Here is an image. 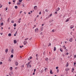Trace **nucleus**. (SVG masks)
I'll use <instances>...</instances> for the list:
<instances>
[{"instance_id": "obj_18", "label": "nucleus", "mask_w": 76, "mask_h": 76, "mask_svg": "<svg viewBox=\"0 0 76 76\" xmlns=\"http://www.w3.org/2000/svg\"><path fill=\"white\" fill-rule=\"evenodd\" d=\"M13 51H14V50L13 49H12L11 50V53H12V54H13Z\"/></svg>"}, {"instance_id": "obj_3", "label": "nucleus", "mask_w": 76, "mask_h": 76, "mask_svg": "<svg viewBox=\"0 0 76 76\" xmlns=\"http://www.w3.org/2000/svg\"><path fill=\"white\" fill-rule=\"evenodd\" d=\"M37 8V6H35L34 7V9H35V10H36Z\"/></svg>"}, {"instance_id": "obj_15", "label": "nucleus", "mask_w": 76, "mask_h": 76, "mask_svg": "<svg viewBox=\"0 0 76 76\" xmlns=\"http://www.w3.org/2000/svg\"><path fill=\"white\" fill-rule=\"evenodd\" d=\"M45 60L46 61H48V59L47 58H45Z\"/></svg>"}, {"instance_id": "obj_63", "label": "nucleus", "mask_w": 76, "mask_h": 76, "mask_svg": "<svg viewBox=\"0 0 76 76\" xmlns=\"http://www.w3.org/2000/svg\"><path fill=\"white\" fill-rule=\"evenodd\" d=\"M1 35H3V33H1Z\"/></svg>"}, {"instance_id": "obj_51", "label": "nucleus", "mask_w": 76, "mask_h": 76, "mask_svg": "<svg viewBox=\"0 0 76 76\" xmlns=\"http://www.w3.org/2000/svg\"><path fill=\"white\" fill-rule=\"evenodd\" d=\"M22 11H21L20 12V13H22Z\"/></svg>"}, {"instance_id": "obj_25", "label": "nucleus", "mask_w": 76, "mask_h": 76, "mask_svg": "<svg viewBox=\"0 0 76 76\" xmlns=\"http://www.w3.org/2000/svg\"><path fill=\"white\" fill-rule=\"evenodd\" d=\"M17 4L18 5H20V3H17Z\"/></svg>"}, {"instance_id": "obj_6", "label": "nucleus", "mask_w": 76, "mask_h": 76, "mask_svg": "<svg viewBox=\"0 0 76 76\" xmlns=\"http://www.w3.org/2000/svg\"><path fill=\"white\" fill-rule=\"evenodd\" d=\"M69 70H70L69 69L67 68L65 69V70H66V71L67 72H68V71H69Z\"/></svg>"}, {"instance_id": "obj_11", "label": "nucleus", "mask_w": 76, "mask_h": 76, "mask_svg": "<svg viewBox=\"0 0 76 76\" xmlns=\"http://www.w3.org/2000/svg\"><path fill=\"white\" fill-rule=\"evenodd\" d=\"M60 50L61 52H63V49H62V48H60Z\"/></svg>"}, {"instance_id": "obj_47", "label": "nucleus", "mask_w": 76, "mask_h": 76, "mask_svg": "<svg viewBox=\"0 0 76 76\" xmlns=\"http://www.w3.org/2000/svg\"><path fill=\"white\" fill-rule=\"evenodd\" d=\"M35 71H36V69H34V72H35Z\"/></svg>"}, {"instance_id": "obj_61", "label": "nucleus", "mask_w": 76, "mask_h": 76, "mask_svg": "<svg viewBox=\"0 0 76 76\" xmlns=\"http://www.w3.org/2000/svg\"><path fill=\"white\" fill-rule=\"evenodd\" d=\"M30 13H32V11H30Z\"/></svg>"}, {"instance_id": "obj_64", "label": "nucleus", "mask_w": 76, "mask_h": 76, "mask_svg": "<svg viewBox=\"0 0 76 76\" xmlns=\"http://www.w3.org/2000/svg\"><path fill=\"white\" fill-rule=\"evenodd\" d=\"M14 36H16V34H14Z\"/></svg>"}, {"instance_id": "obj_28", "label": "nucleus", "mask_w": 76, "mask_h": 76, "mask_svg": "<svg viewBox=\"0 0 76 76\" xmlns=\"http://www.w3.org/2000/svg\"><path fill=\"white\" fill-rule=\"evenodd\" d=\"M36 57H38V54H36Z\"/></svg>"}, {"instance_id": "obj_12", "label": "nucleus", "mask_w": 76, "mask_h": 76, "mask_svg": "<svg viewBox=\"0 0 76 76\" xmlns=\"http://www.w3.org/2000/svg\"><path fill=\"white\" fill-rule=\"evenodd\" d=\"M8 36L9 37H11L12 36V34H11V33H9L8 34Z\"/></svg>"}, {"instance_id": "obj_26", "label": "nucleus", "mask_w": 76, "mask_h": 76, "mask_svg": "<svg viewBox=\"0 0 76 76\" xmlns=\"http://www.w3.org/2000/svg\"><path fill=\"white\" fill-rule=\"evenodd\" d=\"M19 1L20 2H20H22V0H19Z\"/></svg>"}, {"instance_id": "obj_33", "label": "nucleus", "mask_w": 76, "mask_h": 76, "mask_svg": "<svg viewBox=\"0 0 76 76\" xmlns=\"http://www.w3.org/2000/svg\"><path fill=\"white\" fill-rule=\"evenodd\" d=\"M12 67H10V70H12Z\"/></svg>"}, {"instance_id": "obj_35", "label": "nucleus", "mask_w": 76, "mask_h": 76, "mask_svg": "<svg viewBox=\"0 0 76 76\" xmlns=\"http://www.w3.org/2000/svg\"><path fill=\"white\" fill-rule=\"evenodd\" d=\"M55 15H56V14H57V12H55Z\"/></svg>"}, {"instance_id": "obj_55", "label": "nucleus", "mask_w": 76, "mask_h": 76, "mask_svg": "<svg viewBox=\"0 0 76 76\" xmlns=\"http://www.w3.org/2000/svg\"><path fill=\"white\" fill-rule=\"evenodd\" d=\"M29 66L30 67H31V65H29Z\"/></svg>"}, {"instance_id": "obj_42", "label": "nucleus", "mask_w": 76, "mask_h": 76, "mask_svg": "<svg viewBox=\"0 0 76 76\" xmlns=\"http://www.w3.org/2000/svg\"><path fill=\"white\" fill-rule=\"evenodd\" d=\"M26 65H27V66H29V64H27Z\"/></svg>"}, {"instance_id": "obj_45", "label": "nucleus", "mask_w": 76, "mask_h": 76, "mask_svg": "<svg viewBox=\"0 0 76 76\" xmlns=\"http://www.w3.org/2000/svg\"><path fill=\"white\" fill-rule=\"evenodd\" d=\"M12 23H14V21H11Z\"/></svg>"}, {"instance_id": "obj_58", "label": "nucleus", "mask_w": 76, "mask_h": 76, "mask_svg": "<svg viewBox=\"0 0 76 76\" xmlns=\"http://www.w3.org/2000/svg\"><path fill=\"white\" fill-rule=\"evenodd\" d=\"M15 34H17V31L15 33Z\"/></svg>"}, {"instance_id": "obj_14", "label": "nucleus", "mask_w": 76, "mask_h": 76, "mask_svg": "<svg viewBox=\"0 0 76 76\" xmlns=\"http://www.w3.org/2000/svg\"><path fill=\"white\" fill-rule=\"evenodd\" d=\"M69 41L70 42H72V38H71L69 40Z\"/></svg>"}, {"instance_id": "obj_57", "label": "nucleus", "mask_w": 76, "mask_h": 76, "mask_svg": "<svg viewBox=\"0 0 76 76\" xmlns=\"http://www.w3.org/2000/svg\"><path fill=\"white\" fill-rule=\"evenodd\" d=\"M18 69V68H17V67H16L15 68V69Z\"/></svg>"}, {"instance_id": "obj_23", "label": "nucleus", "mask_w": 76, "mask_h": 76, "mask_svg": "<svg viewBox=\"0 0 76 76\" xmlns=\"http://www.w3.org/2000/svg\"><path fill=\"white\" fill-rule=\"evenodd\" d=\"M4 24L3 23H2L1 24V26H3Z\"/></svg>"}, {"instance_id": "obj_52", "label": "nucleus", "mask_w": 76, "mask_h": 76, "mask_svg": "<svg viewBox=\"0 0 76 76\" xmlns=\"http://www.w3.org/2000/svg\"><path fill=\"white\" fill-rule=\"evenodd\" d=\"M74 57H75V58H76V55L74 56Z\"/></svg>"}, {"instance_id": "obj_39", "label": "nucleus", "mask_w": 76, "mask_h": 76, "mask_svg": "<svg viewBox=\"0 0 76 76\" xmlns=\"http://www.w3.org/2000/svg\"><path fill=\"white\" fill-rule=\"evenodd\" d=\"M31 61H30V62H28V64H30V63H31Z\"/></svg>"}, {"instance_id": "obj_20", "label": "nucleus", "mask_w": 76, "mask_h": 76, "mask_svg": "<svg viewBox=\"0 0 76 76\" xmlns=\"http://www.w3.org/2000/svg\"><path fill=\"white\" fill-rule=\"evenodd\" d=\"M14 26L15 27L16 26V23H15V24H14Z\"/></svg>"}, {"instance_id": "obj_16", "label": "nucleus", "mask_w": 76, "mask_h": 76, "mask_svg": "<svg viewBox=\"0 0 76 76\" xmlns=\"http://www.w3.org/2000/svg\"><path fill=\"white\" fill-rule=\"evenodd\" d=\"M56 47H54V51H56Z\"/></svg>"}, {"instance_id": "obj_38", "label": "nucleus", "mask_w": 76, "mask_h": 76, "mask_svg": "<svg viewBox=\"0 0 76 76\" xmlns=\"http://www.w3.org/2000/svg\"><path fill=\"white\" fill-rule=\"evenodd\" d=\"M58 66H57L56 67V69H58Z\"/></svg>"}, {"instance_id": "obj_59", "label": "nucleus", "mask_w": 76, "mask_h": 76, "mask_svg": "<svg viewBox=\"0 0 76 76\" xmlns=\"http://www.w3.org/2000/svg\"><path fill=\"white\" fill-rule=\"evenodd\" d=\"M13 2L14 3H15V1H13Z\"/></svg>"}, {"instance_id": "obj_54", "label": "nucleus", "mask_w": 76, "mask_h": 76, "mask_svg": "<svg viewBox=\"0 0 76 76\" xmlns=\"http://www.w3.org/2000/svg\"><path fill=\"white\" fill-rule=\"evenodd\" d=\"M33 75H35V72L33 73Z\"/></svg>"}, {"instance_id": "obj_44", "label": "nucleus", "mask_w": 76, "mask_h": 76, "mask_svg": "<svg viewBox=\"0 0 76 76\" xmlns=\"http://www.w3.org/2000/svg\"><path fill=\"white\" fill-rule=\"evenodd\" d=\"M45 12H48V10H45Z\"/></svg>"}, {"instance_id": "obj_60", "label": "nucleus", "mask_w": 76, "mask_h": 76, "mask_svg": "<svg viewBox=\"0 0 76 76\" xmlns=\"http://www.w3.org/2000/svg\"><path fill=\"white\" fill-rule=\"evenodd\" d=\"M20 47L21 48H22V46H20Z\"/></svg>"}, {"instance_id": "obj_4", "label": "nucleus", "mask_w": 76, "mask_h": 76, "mask_svg": "<svg viewBox=\"0 0 76 76\" xmlns=\"http://www.w3.org/2000/svg\"><path fill=\"white\" fill-rule=\"evenodd\" d=\"M73 27H74V26L73 25H71L70 26L71 29H72V28H73Z\"/></svg>"}, {"instance_id": "obj_62", "label": "nucleus", "mask_w": 76, "mask_h": 76, "mask_svg": "<svg viewBox=\"0 0 76 76\" xmlns=\"http://www.w3.org/2000/svg\"><path fill=\"white\" fill-rule=\"evenodd\" d=\"M11 74H13V72H11Z\"/></svg>"}, {"instance_id": "obj_40", "label": "nucleus", "mask_w": 76, "mask_h": 76, "mask_svg": "<svg viewBox=\"0 0 76 76\" xmlns=\"http://www.w3.org/2000/svg\"><path fill=\"white\" fill-rule=\"evenodd\" d=\"M7 22H9V18L8 19Z\"/></svg>"}, {"instance_id": "obj_36", "label": "nucleus", "mask_w": 76, "mask_h": 76, "mask_svg": "<svg viewBox=\"0 0 76 76\" xmlns=\"http://www.w3.org/2000/svg\"><path fill=\"white\" fill-rule=\"evenodd\" d=\"M8 61H11V59H9Z\"/></svg>"}, {"instance_id": "obj_9", "label": "nucleus", "mask_w": 76, "mask_h": 76, "mask_svg": "<svg viewBox=\"0 0 76 76\" xmlns=\"http://www.w3.org/2000/svg\"><path fill=\"white\" fill-rule=\"evenodd\" d=\"M8 51V49H6L5 50V52L6 53H7V52Z\"/></svg>"}, {"instance_id": "obj_22", "label": "nucleus", "mask_w": 76, "mask_h": 76, "mask_svg": "<svg viewBox=\"0 0 76 76\" xmlns=\"http://www.w3.org/2000/svg\"><path fill=\"white\" fill-rule=\"evenodd\" d=\"M11 58H13V55H12L11 56Z\"/></svg>"}, {"instance_id": "obj_53", "label": "nucleus", "mask_w": 76, "mask_h": 76, "mask_svg": "<svg viewBox=\"0 0 76 76\" xmlns=\"http://www.w3.org/2000/svg\"><path fill=\"white\" fill-rule=\"evenodd\" d=\"M7 10V7L6 8V10Z\"/></svg>"}, {"instance_id": "obj_41", "label": "nucleus", "mask_w": 76, "mask_h": 76, "mask_svg": "<svg viewBox=\"0 0 76 76\" xmlns=\"http://www.w3.org/2000/svg\"><path fill=\"white\" fill-rule=\"evenodd\" d=\"M36 59L37 60H38V57H37Z\"/></svg>"}, {"instance_id": "obj_21", "label": "nucleus", "mask_w": 76, "mask_h": 76, "mask_svg": "<svg viewBox=\"0 0 76 76\" xmlns=\"http://www.w3.org/2000/svg\"><path fill=\"white\" fill-rule=\"evenodd\" d=\"M48 70V69H47V68H46L45 69V71L46 70Z\"/></svg>"}, {"instance_id": "obj_27", "label": "nucleus", "mask_w": 76, "mask_h": 76, "mask_svg": "<svg viewBox=\"0 0 76 76\" xmlns=\"http://www.w3.org/2000/svg\"><path fill=\"white\" fill-rule=\"evenodd\" d=\"M65 55H69V53L67 52L66 53Z\"/></svg>"}, {"instance_id": "obj_2", "label": "nucleus", "mask_w": 76, "mask_h": 76, "mask_svg": "<svg viewBox=\"0 0 76 76\" xmlns=\"http://www.w3.org/2000/svg\"><path fill=\"white\" fill-rule=\"evenodd\" d=\"M60 10V8L58 7L57 8V9H56V12H58V10Z\"/></svg>"}, {"instance_id": "obj_48", "label": "nucleus", "mask_w": 76, "mask_h": 76, "mask_svg": "<svg viewBox=\"0 0 76 76\" xmlns=\"http://www.w3.org/2000/svg\"><path fill=\"white\" fill-rule=\"evenodd\" d=\"M28 14H29V15H30V14H31V12H29Z\"/></svg>"}, {"instance_id": "obj_10", "label": "nucleus", "mask_w": 76, "mask_h": 76, "mask_svg": "<svg viewBox=\"0 0 76 76\" xmlns=\"http://www.w3.org/2000/svg\"><path fill=\"white\" fill-rule=\"evenodd\" d=\"M68 66H69V63H68V62H67L66 64V67H67Z\"/></svg>"}, {"instance_id": "obj_5", "label": "nucleus", "mask_w": 76, "mask_h": 76, "mask_svg": "<svg viewBox=\"0 0 76 76\" xmlns=\"http://www.w3.org/2000/svg\"><path fill=\"white\" fill-rule=\"evenodd\" d=\"M50 74H53V72L52 71V70H51V69L50 70Z\"/></svg>"}, {"instance_id": "obj_19", "label": "nucleus", "mask_w": 76, "mask_h": 76, "mask_svg": "<svg viewBox=\"0 0 76 76\" xmlns=\"http://www.w3.org/2000/svg\"><path fill=\"white\" fill-rule=\"evenodd\" d=\"M15 9H18V6H15Z\"/></svg>"}, {"instance_id": "obj_56", "label": "nucleus", "mask_w": 76, "mask_h": 76, "mask_svg": "<svg viewBox=\"0 0 76 76\" xmlns=\"http://www.w3.org/2000/svg\"><path fill=\"white\" fill-rule=\"evenodd\" d=\"M72 70L73 71H74V68H73Z\"/></svg>"}, {"instance_id": "obj_7", "label": "nucleus", "mask_w": 76, "mask_h": 76, "mask_svg": "<svg viewBox=\"0 0 76 76\" xmlns=\"http://www.w3.org/2000/svg\"><path fill=\"white\" fill-rule=\"evenodd\" d=\"M23 43H24V45H26V44H27V42L24 41L23 42Z\"/></svg>"}, {"instance_id": "obj_50", "label": "nucleus", "mask_w": 76, "mask_h": 76, "mask_svg": "<svg viewBox=\"0 0 76 76\" xmlns=\"http://www.w3.org/2000/svg\"><path fill=\"white\" fill-rule=\"evenodd\" d=\"M18 23H20V21L19 20V21H18Z\"/></svg>"}, {"instance_id": "obj_17", "label": "nucleus", "mask_w": 76, "mask_h": 76, "mask_svg": "<svg viewBox=\"0 0 76 76\" xmlns=\"http://www.w3.org/2000/svg\"><path fill=\"white\" fill-rule=\"evenodd\" d=\"M69 19H67L65 21L66 22H67L69 21Z\"/></svg>"}, {"instance_id": "obj_1", "label": "nucleus", "mask_w": 76, "mask_h": 76, "mask_svg": "<svg viewBox=\"0 0 76 76\" xmlns=\"http://www.w3.org/2000/svg\"><path fill=\"white\" fill-rule=\"evenodd\" d=\"M38 28H37L35 29V32H38Z\"/></svg>"}, {"instance_id": "obj_32", "label": "nucleus", "mask_w": 76, "mask_h": 76, "mask_svg": "<svg viewBox=\"0 0 76 76\" xmlns=\"http://www.w3.org/2000/svg\"><path fill=\"white\" fill-rule=\"evenodd\" d=\"M9 4H11L12 3V2H9V3H8Z\"/></svg>"}, {"instance_id": "obj_37", "label": "nucleus", "mask_w": 76, "mask_h": 76, "mask_svg": "<svg viewBox=\"0 0 76 76\" xmlns=\"http://www.w3.org/2000/svg\"><path fill=\"white\" fill-rule=\"evenodd\" d=\"M3 64L2 62H0V64Z\"/></svg>"}, {"instance_id": "obj_8", "label": "nucleus", "mask_w": 76, "mask_h": 76, "mask_svg": "<svg viewBox=\"0 0 76 76\" xmlns=\"http://www.w3.org/2000/svg\"><path fill=\"white\" fill-rule=\"evenodd\" d=\"M14 44H16L17 42L16 41V40H14Z\"/></svg>"}, {"instance_id": "obj_46", "label": "nucleus", "mask_w": 76, "mask_h": 76, "mask_svg": "<svg viewBox=\"0 0 76 76\" xmlns=\"http://www.w3.org/2000/svg\"><path fill=\"white\" fill-rule=\"evenodd\" d=\"M41 12H39V15H41Z\"/></svg>"}, {"instance_id": "obj_29", "label": "nucleus", "mask_w": 76, "mask_h": 76, "mask_svg": "<svg viewBox=\"0 0 76 76\" xmlns=\"http://www.w3.org/2000/svg\"><path fill=\"white\" fill-rule=\"evenodd\" d=\"M53 21H54V20H50V22H53Z\"/></svg>"}, {"instance_id": "obj_34", "label": "nucleus", "mask_w": 76, "mask_h": 76, "mask_svg": "<svg viewBox=\"0 0 76 76\" xmlns=\"http://www.w3.org/2000/svg\"><path fill=\"white\" fill-rule=\"evenodd\" d=\"M2 7V5H1V4H0V8H1Z\"/></svg>"}, {"instance_id": "obj_13", "label": "nucleus", "mask_w": 76, "mask_h": 76, "mask_svg": "<svg viewBox=\"0 0 76 76\" xmlns=\"http://www.w3.org/2000/svg\"><path fill=\"white\" fill-rule=\"evenodd\" d=\"M15 65H16V66H18V62H16L15 63Z\"/></svg>"}, {"instance_id": "obj_43", "label": "nucleus", "mask_w": 76, "mask_h": 76, "mask_svg": "<svg viewBox=\"0 0 76 76\" xmlns=\"http://www.w3.org/2000/svg\"><path fill=\"white\" fill-rule=\"evenodd\" d=\"M58 71H59V70L58 69L57 70V73H58Z\"/></svg>"}, {"instance_id": "obj_31", "label": "nucleus", "mask_w": 76, "mask_h": 76, "mask_svg": "<svg viewBox=\"0 0 76 76\" xmlns=\"http://www.w3.org/2000/svg\"><path fill=\"white\" fill-rule=\"evenodd\" d=\"M52 16V14H50L49 16V17H51V16Z\"/></svg>"}, {"instance_id": "obj_24", "label": "nucleus", "mask_w": 76, "mask_h": 76, "mask_svg": "<svg viewBox=\"0 0 76 76\" xmlns=\"http://www.w3.org/2000/svg\"><path fill=\"white\" fill-rule=\"evenodd\" d=\"M29 39L28 38H27L26 39H25L24 40V41H27V40H28V39Z\"/></svg>"}, {"instance_id": "obj_49", "label": "nucleus", "mask_w": 76, "mask_h": 76, "mask_svg": "<svg viewBox=\"0 0 76 76\" xmlns=\"http://www.w3.org/2000/svg\"><path fill=\"white\" fill-rule=\"evenodd\" d=\"M30 59H32V57H30Z\"/></svg>"}, {"instance_id": "obj_30", "label": "nucleus", "mask_w": 76, "mask_h": 76, "mask_svg": "<svg viewBox=\"0 0 76 76\" xmlns=\"http://www.w3.org/2000/svg\"><path fill=\"white\" fill-rule=\"evenodd\" d=\"M51 43H50L49 44V45H48V47H49V46H51Z\"/></svg>"}]
</instances>
